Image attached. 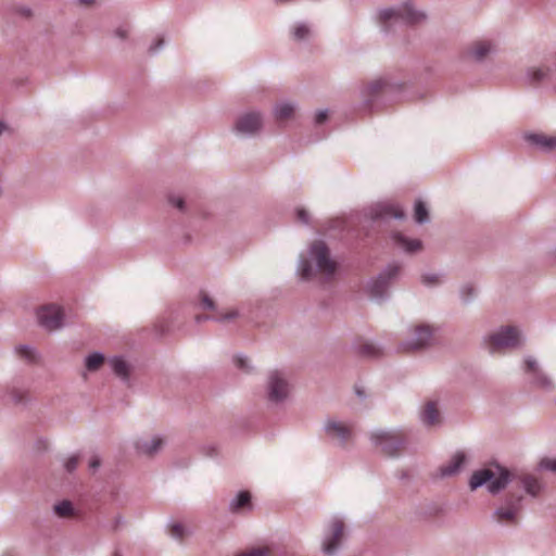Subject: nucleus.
Here are the masks:
<instances>
[{"label": "nucleus", "mask_w": 556, "mask_h": 556, "mask_svg": "<svg viewBox=\"0 0 556 556\" xmlns=\"http://www.w3.org/2000/svg\"><path fill=\"white\" fill-rule=\"evenodd\" d=\"M465 460L463 453H457L453 456L451 463L442 468L443 476H451L458 471Z\"/></svg>", "instance_id": "20"}, {"label": "nucleus", "mask_w": 556, "mask_h": 556, "mask_svg": "<svg viewBox=\"0 0 556 556\" xmlns=\"http://www.w3.org/2000/svg\"><path fill=\"white\" fill-rule=\"evenodd\" d=\"M521 497L511 498L503 507L495 511L496 520L504 523H515L516 517L519 511V502Z\"/></svg>", "instance_id": "12"}, {"label": "nucleus", "mask_w": 556, "mask_h": 556, "mask_svg": "<svg viewBox=\"0 0 556 556\" xmlns=\"http://www.w3.org/2000/svg\"><path fill=\"white\" fill-rule=\"evenodd\" d=\"M326 430L330 437L342 444L348 442L352 437V428L341 421H328Z\"/></svg>", "instance_id": "14"}, {"label": "nucleus", "mask_w": 556, "mask_h": 556, "mask_svg": "<svg viewBox=\"0 0 556 556\" xmlns=\"http://www.w3.org/2000/svg\"><path fill=\"white\" fill-rule=\"evenodd\" d=\"M520 343V333L517 328L507 326L502 327L485 339V344L491 353H501L518 346Z\"/></svg>", "instance_id": "3"}, {"label": "nucleus", "mask_w": 556, "mask_h": 556, "mask_svg": "<svg viewBox=\"0 0 556 556\" xmlns=\"http://www.w3.org/2000/svg\"><path fill=\"white\" fill-rule=\"evenodd\" d=\"M541 467L551 471L556 472V459H542Z\"/></svg>", "instance_id": "36"}, {"label": "nucleus", "mask_w": 556, "mask_h": 556, "mask_svg": "<svg viewBox=\"0 0 556 556\" xmlns=\"http://www.w3.org/2000/svg\"><path fill=\"white\" fill-rule=\"evenodd\" d=\"M356 393H357L358 395H362V392H361L358 389H356Z\"/></svg>", "instance_id": "51"}, {"label": "nucleus", "mask_w": 556, "mask_h": 556, "mask_svg": "<svg viewBox=\"0 0 556 556\" xmlns=\"http://www.w3.org/2000/svg\"><path fill=\"white\" fill-rule=\"evenodd\" d=\"M422 420L427 425H435L440 421V413L434 402H428L422 410Z\"/></svg>", "instance_id": "18"}, {"label": "nucleus", "mask_w": 556, "mask_h": 556, "mask_svg": "<svg viewBox=\"0 0 556 556\" xmlns=\"http://www.w3.org/2000/svg\"><path fill=\"white\" fill-rule=\"evenodd\" d=\"M422 282L426 285H435L439 282V278L437 276H424Z\"/></svg>", "instance_id": "40"}, {"label": "nucleus", "mask_w": 556, "mask_h": 556, "mask_svg": "<svg viewBox=\"0 0 556 556\" xmlns=\"http://www.w3.org/2000/svg\"><path fill=\"white\" fill-rule=\"evenodd\" d=\"M400 269L401 268L399 265L389 266L388 269L384 273H382L372 283L371 294L374 296H382L388 288L390 280L393 277L397 276Z\"/></svg>", "instance_id": "11"}, {"label": "nucleus", "mask_w": 556, "mask_h": 556, "mask_svg": "<svg viewBox=\"0 0 556 556\" xmlns=\"http://www.w3.org/2000/svg\"><path fill=\"white\" fill-rule=\"evenodd\" d=\"M230 508L232 511H238L243 508H251V494L248 491H241L236 500L231 503Z\"/></svg>", "instance_id": "19"}, {"label": "nucleus", "mask_w": 556, "mask_h": 556, "mask_svg": "<svg viewBox=\"0 0 556 556\" xmlns=\"http://www.w3.org/2000/svg\"><path fill=\"white\" fill-rule=\"evenodd\" d=\"M548 68L538 67L531 72V81L538 84L548 76Z\"/></svg>", "instance_id": "31"}, {"label": "nucleus", "mask_w": 556, "mask_h": 556, "mask_svg": "<svg viewBox=\"0 0 556 556\" xmlns=\"http://www.w3.org/2000/svg\"><path fill=\"white\" fill-rule=\"evenodd\" d=\"M54 511L60 517H71L73 515V507L70 502L63 501L54 506Z\"/></svg>", "instance_id": "28"}, {"label": "nucleus", "mask_w": 556, "mask_h": 556, "mask_svg": "<svg viewBox=\"0 0 556 556\" xmlns=\"http://www.w3.org/2000/svg\"><path fill=\"white\" fill-rule=\"evenodd\" d=\"M311 256L321 275L332 276L336 273L337 263L330 258L329 249L323 241H315L311 245Z\"/></svg>", "instance_id": "4"}, {"label": "nucleus", "mask_w": 556, "mask_h": 556, "mask_svg": "<svg viewBox=\"0 0 556 556\" xmlns=\"http://www.w3.org/2000/svg\"><path fill=\"white\" fill-rule=\"evenodd\" d=\"M163 440L161 438H154L151 442V445H148L146 442H137V450L140 453L147 454V455H153L159 451V448L162 446Z\"/></svg>", "instance_id": "22"}, {"label": "nucleus", "mask_w": 556, "mask_h": 556, "mask_svg": "<svg viewBox=\"0 0 556 556\" xmlns=\"http://www.w3.org/2000/svg\"><path fill=\"white\" fill-rule=\"evenodd\" d=\"M238 556H271V551L268 546H258L247 549Z\"/></svg>", "instance_id": "29"}, {"label": "nucleus", "mask_w": 556, "mask_h": 556, "mask_svg": "<svg viewBox=\"0 0 556 556\" xmlns=\"http://www.w3.org/2000/svg\"><path fill=\"white\" fill-rule=\"evenodd\" d=\"M37 317L39 324L48 330H54L61 327L63 313L56 305H46L38 309Z\"/></svg>", "instance_id": "7"}, {"label": "nucleus", "mask_w": 556, "mask_h": 556, "mask_svg": "<svg viewBox=\"0 0 556 556\" xmlns=\"http://www.w3.org/2000/svg\"><path fill=\"white\" fill-rule=\"evenodd\" d=\"M111 364H112V368H113L114 372L117 376H119L122 378L128 377L129 369H128V365L125 361H123L121 358H113L111 361Z\"/></svg>", "instance_id": "26"}, {"label": "nucleus", "mask_w": 556, "mask_h": 556, "mask_svg": "<svg viewBox=\"0 0 556 556\" xmlns=\"http://www.w3.org/2000/svg\"><path fill=\"white\" fill-rule=\"evenodd\" d=\"M527 139L546 149H553L556 147V137H547L544 135H529Z\"/></svg>", "instance_id": "21"}, {"label": "nucleus", "mask_w": 556, "mask_h": 556, "mask_svg": "<svg viewBox=\"0 0 556 556\" xmlns=\"http://www.w3.org/2000/svg\"><path fill=\"white\" fill-rule=\"evenodd\" d=\"M99 465H100V460H99L98 458H93V459H91V460H90V464H89V466H90L91 468H93V469L98 468V467H99Z\"/></svg>", "instance_id": "46"}, {"label": "nucleus", "mask_w": 556, "mask_h": 556, "mask_svg": "<svg viewBox=\"0 0 556 556\" xmlns=\"http://www.w3.org/2000/svg\"><path fill=\"white\" fill-rule=\"evenodd\" d=\"M525 367H526V371H528V372H536V370H538L536 362L532 358H527L525 361Z\"/></svg>", "instance_id": "39"}, {"label": "nucleus", "mask_w": 556, "mask_h": 556, "mask_svg": "<svg viewBox=\"0 0 556 556\" xmlns=\"http://www.w3.org/2000/svg\"><path fill=\"white\" fill-rule=\"evenodd\" d=\"M80 3L90 4L92 0H79Z\"/></svg>", "instance_id": "48"}, {"label": "nucleus", "mask_w": 556, "mask_h": 556, "mask_svg": "<svg viewBox=\"0 0 556 556\" xmlns=\"http://www.w3.org/2000/svg\"><path fill=\"white\" fill-rule=\"evenodd\" d=\"M508 480V472L501 468L495 467L485 468L476 471L470 479V488L471 490H476L482 484H488V489L491 493H496L503 488H505Z\"/></svg>", "instance_id": "1"}, {"label": "nucleus", "mask_w": 556, "mask_h": 556, "mask_svg": "<svg viewBox=\"0 0 556 556\" xmlns=\"http://www.w3.org/2000/svg\"><path fill=\"white\" fill-rule=\"evenodd\" d=\"M170 202L178 207L179 210L184 208V200L182 199H170Z\"/></svg>", "instance_id": "43"}, {"label": "nucleus", "mask_w": 556, "mask_h": 556, "mask_svg": "<svg viewBox=\"0 0 556 556\" xmlns=\"http://www.w3.org/2000/svg\"><path fill=\"white\" fill-rule=\"evenodd\" d=\"M295 109L290 103H279L274 110L275 119L278 123H286L294 117Z\"/></svg>", "instance_id": "17"}, {"label": "nucleus", "mask_w": 556, "mask_h": 556, "mask_svg": "<svg viewBox=\"0 0 556 556\" xmlns=\"http://www.w3.org/2000/svg\"><path fill=\"white\" fill-rule=\"evenodd\" d=\"M301 276L304 279H308L313 276V268L308 260H303L301 262Z\"/></svg>", "instance_id": "34"}, {"label": "nucleus", "mask_w": 556, "mask_h": 556, "mask_svg": "<svg viewBox=\"0 0 556 556\" xmlns=\"http://www.w3.org/2000/svg\"><path fill=\"white\" fill-rule=\"evenodd\" d=\"M374 217L375 218H384V217L403 218L404 212L397 205L381 204L376 208Z\"/></svg>", "instance_id": "15"}, {"label": "nucleus", "mask_w": 556, "mask_h": 556, "mask_svg": "<svg viewBox=\"0 0 556 556\" xmlns=\"http://www.w3.org/2000/svg\"><path fill=\"white\" fill-rule=\"evenodd\" d=\"M416 339L407 344L405 350L415 351L430 345L433 341V329L429 326H418L415 329Z\"/></svg>", "instance_id": "13"}, {"label": "nucleus", "mask_w": 556, "mask_h": 556, "mask_svg": "<svg viewBox=\"0 0 556 556\" xmlns=\"http://www.w3.org/2000/svg\"><path fill=\"white\" fill-rule=\"evenodd\" d=\"M104 362L103 355L94 353L86 358V367L90 371H94L101 367Z\"/></svg>", "instance_id": "27"}, {"label": "nucleus", "mask_w": 556, "mask_h": 556, "mask_svg": "<svg viewBox=\"0 0 556 556\" xmlns=\"http://www.w3.org/2000/svg\"><path fill=\"white\" fill-rule=\"evenodd\" d=\"M116 35L121 38H125L127 36V31L123 29H117Z\"/></svg>", "instance_id": "47"}, {"label": "nucleus", "mask_w": 556, "mask_h": 556, "mask_svg": "<svg viewBox=\"0 0 556 556\" xmlns=\"http://www.w3.org/2000/svg\"><path fill=\"white\" fill-rule=\"evenodd\" d=\"M386 86V81L384 80H375L370 84V93H377L378 91L382 90Z\"/></svg>", "instance_id": "37"}, {"label": "nucleus", "mask_w": 556, "mask_h": 556, "mask_svg": "<svg viewBox=\"0 0 556 556\" xmlns=\"http://www.w3.org/2000/svg\"><path fill=\"white\" fill-rule=\"evenodd\" d=\"M3 129H4V125L0 124V134L2 132Z\"/></svg>", "instance_id": "49"}, {"label": "nucleus", "mask_w": 556, "mask_h": 556, "mask_svg": "<svg viewBox=\"0 0 556 556\" xmlns=\"http://www.w3.org/2000/svg\"><path fill=\"white\" fill-rule=\"evenodd\" d=\"M16 353L21 358H23L25 361H28V362L36 361L35 352L28 346H18L16 349Z\"/></svg>", "instance_id": "32"}, {"label": "nucleus", "mask_w": 556, "mask_h": 556, "mask_svg": "<svg viewBox=\"0 0 556 556\" xmlns=\"http://www.w3.org/2000/svg\"><path fill=\"white\" fill-rule=\"evenodd\" d=\"M261 127L262 116L254 112L240 116L236 123V130L243 135H252Z\"/></svg>", "instance_id": "10"}, {"label": "nucleus", "mask_w": 556, "mask_h": 556, "mask_svg": "<svg viewBox=\"0 0 556 556\" xmlns=\"http://www.w3.org/2000/svg\"><path fill=\"white\" fill-rule=\"evenodd\" d=\"M114 556H119V553H118V552H115V553H114Z\"/></svg>", "instance_id": "52"}, {"label": "nucleus", "mask_w": 556, "mask_h": 556, "mask_svg": "<svg viewBox=\"0 0 556 556\" xmlns=\"http://www.w3.org/2000/svg\"><path fill=\"white\" fill-rule=\"evenodd\" d=\"M289 393L287 380L278 371H273L268 377V396L270 401L285 400Z\"/></svg>", "instance_id": "9"}, {"label": "nucleus", "mask_w": 556, "mask_h": 556, "mask_svg": "<svg viewBox=\"0 0 556 556\" xmlns=\"http://www.w3.org/2000/svg\"><path fill=\"white\" fill-rule=\"evenodd\" d=\"M358 353L367 357H377L380 355V349L370 342H362L358 345Z\"/></svg>", "instance_id": "24"}, {"label": "nucleus", "mask_w": 556, "mask_h": 556, "mask_svg": "<svg viewBox=\"0 0 556 556\" xmlns=\"http://www.w3.org/2000/svg\"><path fill=\"white\" fill-rule=\"evenodd\" d=\"M162 43H163V40H162V39H161V40H159V42H157V47H159V46H161Z\"/></svg>", "instance_id": "50"}, {"label": "nucleus", "mask_w": 556, "mask_h": 556, "mask_svg": "<svg viewBox=\"0 0 556 556\" xmlns=\"http://www.w3.org/2000/svg\"><path fill=\"white\" fill-rule=\"evenodd\" d=\"M492 50V45L490 41H478L472 46V53L477 59L484 58Z\"/></svg>", "instance_id": "23"}, {"label": "nucleus", "mask_w": 556, "mask_h": 556, "mask_svg": "<svg viewBox=\"0 0 556 556\" xmlns=\"http://www.w3.org/2000/svg\"><path fill=\"white\" fill-rule=\"evenodd\" d=\"M425 20V14L416 11L412 5L405 4L400 10L387 9L379 13V22L386 29L393 24L416 25Z\"/></svg>", "instance_id": "2"}, {"label": "nucleus", "mask_w": 556, "mask_h": 556, "mask_svg": "<svg viewBox=\"0 0 556 556\" xmlns=\"http://www.w3.org/2000/svg\"><path fill=\"white\" fill-rule=\"evenodd\" d=\"M201 303H202L203 308L212 311L213 314L210 316H205V317L198 315L197 316L198 321H201L202 319H208V318L217 320V321H229L231 319H235L238 316V312L235 308H228L226 311H218L216 308L214 301L205 293L201 294Z\"/></svg>", "instance_id": "8"}, {"label": "nucleus", "mask_w": 556, "mask_h": 556, "mask_svg": "<svg viewBox=\"0 0 556 556\" xmlns=\"http://www.w3.org/2000/svg\"><path fill=\"white\" fill-rule=\"evenodd\" d=\"M169 532H170L172 536H174L178 540H182L185 536V528L180 523L172 525L169 528Z\"/></svg>", "instance_id": "35"}, {"label": "nucleus", "mask_w": 556, "mask_h": 556, "mask_svg": "<svg viewBox=\"0 0 556 556\" xmlns=\"http://www.w3.org/2000/svg\"><path fill=\"white\" fill-rule=\"evenodd\" d=\"M415 219L417 223H424L428 219V210L424 202L417 201L415 205Z\"/></svg>", "instance_id": "30"}, {"label": "nucleus", "mask_w": 556, "mask_h": 556, "mask_svg": "<svg viewBox=\"0 0 556 556\" xmlns=\"http://www.w3.org/2000/svg\"><path fill=\"white\" fill-rule=\"evenodd\" d=\"M78 465V456L70 457L65 463V468L67 471H73Z\"/></svg>", "instance_id": "38"}, {"label": "nucleus", "mask_w": 556, "mask_h": 556, "mask_svg": "<svg viewBox=\"0 0 556 556\" xmlns=\"http://www.w3.org/2000/svg\"><path fill=\"white\" fill-rule=\"evenodd\" d=\"M371 439L381 452L388 456H395L404 447V439L399 433L375 432Z\"/></svg>", "instance_id": "5"}, {"label": "nucleus", "mask_w": 556, "mask_h": 556, "mask_svg": "<svg viewBox=\"0 0 556 556\" xmlns=\"http://www.w3.org/2000/svg\"><path fill=\"white\" fill-rule=\"evenodd\" d=\"M472 293V288L465 287L463 289L464 299H468V296Z\"/></svg>", "instance_id": "45"}, {"label": "nucleus", "mask_w": 556, "mask_h": 556, "mask_svg": "<svg viewBox=\"0 0 556 556\" xmlns=\"http://www.w3.org/2000/svg\"><path fill=\"white\" fill-rule=\"evenodd\" d=\"M235 363H236V365H237L239 368H241V369H244V368H245V363H247V361H245L244 358H242V357H236V358H235Z\"/></svg>", "instance_id": "44"}, {"label": "nucleus", "mask_w": 556, "mask_h": 556, "mask_svg": "<svg viewBox=\"0 0 556 556\" xmlns=\"http://www.w3.org/2000/svg\"><path fill=\"white\" fill-rule=\"evenodd\" d=\"M394 241L408 253H414L422 249V243L420 240L409 239L402 233H395Z\"/></svg>", "instance_id": "16"}, {"label": "nucleus", "mask_w": 556, "mask_h": 556, "mask_svg": "<svg viewBox=\"0 0 556 556\" xmlns=\"http://www.w3.org/2000/svg\"><path fill=\"white\" fill-rule=\"evenodd\" d=\"M298 218L299 220H301L302 223H307L308 220V214L305 210H298Z\"/></svg>", "instance_id": "42"}, {"label": "nucleus", "mask_w": 556, "mask_h": 556, "mask_svg": "<svg viewBox=\"0 0 556 556\" xmlns=\"http://www.w3.org/2000/svg\"><path fill=\"white\" fill-rule=\"evenodd\" d=\"M522 483L526 488V491L533 496H536L541 491V484L534 477L526 476L522 480Z\"/></svg>", "instance_id": "25"}, {"label": "nucleus", "mask_w": 556, "mask_h": 556, "mask_svg": "<svg viewBox=\"0 0 556 556\" xmlns=\"http://www.w3.org/2000/svg\"><path fill=\"white\" fill-rule=\"evenodd\" d=\"M343 535L344 523L338 519L332 520L326 530L323 551L326 554L332 555L341 543Z\"/></svg>", "instance_id": "6"}, {"label": "nucleus", "mask_w": 556, "mask_h": 556, "mask_svg": "<svg viewBox=\"0 0 556 556\" xmlns=\"http://www.w3.org/2000/svg\"><path fill=\"white\" fill-rule=\"evenodd\" d=\"M328 118V113L326 111H320L316 114V123L323 124Z\"/></svg>", "instance_id": "41"}, {"label": "nucleus", "mask_w": 556, "mask_h": 556, "mask_svg": "<svg viewBox=\"0 0 556 556\" xmlns=\"http://www.w3.org/2000/svg\"><path fill=\"white\" fill-rule=\"evenodd\" d=\"M309 34V29L306 25H296L293 29V37L298 40L304 39Z\"/></svg>", "instance_id": "33"}]
</instances>
